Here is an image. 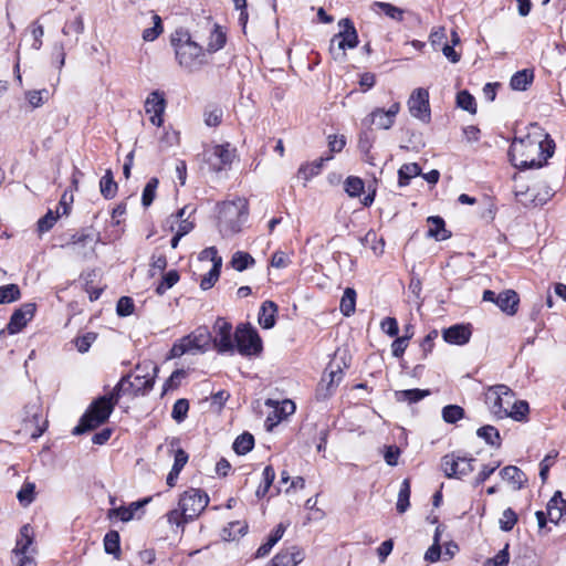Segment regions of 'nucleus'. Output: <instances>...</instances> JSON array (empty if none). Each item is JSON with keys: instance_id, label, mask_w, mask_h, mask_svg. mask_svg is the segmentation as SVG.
Instances as JSON below:
<instances>
[{"instance_id": "6", "label": "nucleus", "mask_w": 566, "mask_h": 566, "mask_svg": "<svg viewBox=\"0 0 566 566\" xmlns=\"http://www.w3.org/2000/svg\"><path fill=\"white\" fill-rule=\"evenodd\" d=\"M209 503L208 494L200 489H189L179 499V507L182 510L184 522H191L200 515Z\"/></svg>"}, {"instance_id": "43", "label": "nucleus", "mask_w": 566, "mask_h": 566, "mask_svg": "<svg viewBox=\"0 0 566 566\" xmlns=\"http://www.w3.org/2000/svg\"><path fill=\"white\" fill-rule=\"evenodd\" d=\"M21 297L20 287L17 284H7L0 286V304H8L18 301Z\"/></svg>"}, {"instance_id": "3", "label": "nucleus", "mask_w": 566, "mask_h": 566, "mask_svg": "<svg viewBox=\"0 0 566 566\" xmlns=\"http://www.w3.org/2000/svg\"><path fill=\"white\" fill-rule=\"evenodd\" d=\"M115 406H113V403L104 396L93 400L87 410L81 417L78 424L72 430V433L74 436H80L96 429L108 420Z\"/></svg>"}, {"instance_id": "60", "label": "nucleus", "mask_w": 566, "mask_h": 566, "mask_svg": "<svg viewBox=\"0 0 566 566\" xmlns=\"http://www.w3.org/2000/svg\"><path fill=\"white\" fill-rule=\"evenodd\" d=\"M135 304L132 297L129 296H122L117 301L116 305V313L120 317L129 316L134 313Z\"/></svg>"}, {"instance_id": "62", "label": "nucleus", "mask_w": 566, "mask_h": 566, "mask_svg": "<svg viewBox=\"0 0 566 566\" xmlns=\"http://www.w3.org/2000/svg\"><path fill=\"white\" fill-rule=\"evenodd\" d=\"M547 515L549 516V521L553 523H557L560 517L564 515V506L559 507L556 499H551L547 503Z\"/></svg>"}, {"instance_id": "40", "label": "nucleus", "mask_w": 566, "mask_h": 566, "mask_svg": "<svg viewBox=\"0 0 566 566\" xmlns=\"http://www.w3.org/2000/svg\"><path fill=\"white\" fill-rule=\"evenodd\" d=\"M254 447V438L251 433L240 434L233 442V450L237 454H245Z\"/></svg>"}, {"instance_id": "27", "label": "nucleus", "mask_w": 566, "mask_h": 566, "mask_svg": "<svg viewBox=\"0 0 566 566\" xmlns=\"http://www.w3.org/2000/svg\"><path fill=\"white\" fill-rule=\"evenodd\" d=\"M132 378V374H127L120 378L117 385L113 388V390L108 395H104L106 399H108L113 406L118 403V400L122 395L133 394L132 388H129V384Z\"/></svg>"}, {"instance_id": "30", "label": "nucleus", "mask_w": 566, "mask_h": 566, "mask_svg": "<svg viewBox=\"0 0 566 566\" xmlns=\"http://www.w3.org/2000/svg\"><path fill=\"white\" fill-rule=\"evenodd\" d=\"M534 80V72L528 69L517 71L512 77L510 85L514 91H526Z\"/></svg>"}, {"instance_id": "38", "label": "nucleus", "mask_w": 566, "mask_h": 566, "mask_svg": "<svg viewBox=\"0 0 566 566\" xmlns=\"http://www.w3.org/2000/svg\"><path fill=\"white\" fill-rule=\"evenodd\" d=\"M530 411L528 402L525 400H516L511 402V406L507 411V417L514 419L515 421H524L527 419V415Z\"/></svg>"}, {"instance_id": "8", "label": "nucleus", "mask_w": 566, "mask_h": 566, "mask_svg": "<svg viewBox=\"0 0 566 566\" xmlns=\"http://www.w3.org/2000/svg\"><path fill=\"white\" fill-rule=\"evenodd\" d=\"M473 462H475L473 457L452 452L441 459V469L449 479H462L473 471Z\"/></svg>"}, {"instance_id": "59", "label": "nucleus", "mask_w": 566, "mask_h": 566, "mask_svg": "<svg viewBox=\"0 0 566 566\" xmlns=\"http://www.w3.org/2000/svg\"><path fill=\"white\" fill-rule=\"evenodd\" d=\"M154 25L151 28H147L143 31V39L147 42L156 40L159 34L163 32L161 19L159 15L154 14L153 17Z\"/></svg>"}, {"instance_id": "11", "label": "nucleus", "mask_w": 566, "mask_h": 566, "mask_svg": "<svg viewBox=\"0 0 566 566\" xmlns=\"http://www.w3.org/2000/svg\"><path fill=\"white\" fill-rule=\"evenodd\" d=\"M101 242V233L93 228H83L80 231L72 234L70 241L66 243V248L73 249L82 248L83 251H78L83 258H87L95 252V245Z\"/></svg>"}, {"instance_id": "12", "label": "nucleus", "mask_w": 566, "mask_h": 566, "mask_svg": "<svg viewBox=\"0 0 566 566\" xmlns=\"http://www.w3.org/2000/svg\"><path fill=\"white\" fill-rule=\"evenodd\" d=\"M213 331L214 337L211 342L216 349L221 354L233 353L235 342L232 338V325L224 318L219 317L213 325Z\"/></svg>"}, {"instance_id": "4", "label": "nucleus", "mask_w": 566, "mask_h": 566, "mask_svg": "<svg viewBox=\"0 0 566 566\" xmlns=\"http://www.w3.org/2000/svg\"><path fill=\"white\" fill-rule=\"evenodd\" d=\"M171 44L175 46L176 59L180 66L193 70L202 64V48L193 42L187 33L177 31L171 36Z\"/></svg>"}, {"instance_id": "51", "label": "nucleus", "mask_w": 566, "mask_h": 566, "mask_svg": "<svg viewBox=\"0 0 566 566\" xmlns=\"http://www.w3.org/2000/svg\"><path fill=\"white\" fill-rule=\"evenodd\" d=\"M84 30V23L82 17L77 15L73 20L67 21L62 32L64 35H75V42L77 41V36L83 32Z\"/></svg>"}, {"instance_id": "24", "label": "nucleus", "mask_w": 566, "mask_h": 566, "mask_svg": "<svg viewBox=\"0 0 566 566\" xmlns=\"http://www.w3.org/2000/svg\"><path fill=\"white\" fill-rule=\"evenodd\" d=\"M277 310L279 307L273 301H264L259 313V324L265 329L272 328L276 322Z\"/></svg>"}, {"instance_id": "41", "label": "nucleus", "mask_w": 566, "mask_h": 566, "mask_svg": "<svg viewBox=\"0 0 566 566\" xmlns=\"http://www.w3.org/2000/svg\"><path fill=\"white\" fill-rule=\"evenodd\" d=\"M247 530L248 525L245 523L239 521L230 522L229 525L223 528L222 537L226 541H234L238 537L244 535Z\"/></svg>"}, {"instance_id": "39", "label": "nucleus", "mask_w": 566, "mask_h": 566, "mask_svg": "<svg viewBox=\"0 0 566 566\" xmlns=\"http://www.w3.org/2000/svg\"><path fill=\"white\" fill-rule=\"evenodd\" d=\"M222 259L216 260L214 264H212L211 270L202 277L200 282V287L203 291L211 289L216 282L218 281L221 272Z\"/></svg>"}, {"instance_id": "2", "label": "nucleus", "mask_w": 566, "mask_h": 566, "mask_svg": "<svg viewBox=\"0 0 566 566\" xmlns=\"http://www.w3.org/2000/svg\"><path fill=\"white\" fill-rule=\"evenodd\" d=\"M249 217L247 199L237 198L218 206V230L222 238H230L242 231Z\"/></svg>"}, {"instance_id": "5", "label": "nucleus", "mask_w": 566, "mask_h": 566, "mask_svg": "<svg viewBox=\"0 0 566 566\" xmlns=\"http://www.w3.org/2000/svg\"><path fill=\"white\" fill-rule=\"evenodd\" d=\"M212 336L206 326L196 328L192 333L178 339L169 352V358L181 357L185 354L196 355L205 353L210 343Z\"/></svg>"}, {"instance_id": "52", "label": "nucleus", "mask_w": 566, "mask_h": 566, "mask_svg": "<svg viewBox=\"0 0 566 566\" xmlns=\"http://www.w3.org/2000/svg\"><path fill=\"white\" fill-rule=\"evenodd\" d=\"M189 410V401L185 398L176 400L171 411V418L178 423L182 422L187 418Z\"/></svg>"}, {"instance_id": "18", "label": "nucleus", "mask_w": 566, "mask_h": 566, "mask_svg": "<svg viewBox=\"0 0 566 566\" xmlns=\"http://www.w3.org/2000/svg\"><path fill=\"white\" fill-rule=\"evenodd\" d=\"M166 108V99L164 94L159 91L151 92L146 102H145V111L147 114H153L150 116L151 124L156 126H161L164 119L163 115Z\"/></svg>"}, {"instance_id": "22", "label": "nucleus", "mask_w": 566, "mask_h": 566, "mask_svg": "<svg viewBox=\"0 0 566 566\" xmlns=\"http://www.w3.org/2000/svg\"><path fill=\"white\" fill-rule=\"evenodd\" d=\"M518 303L520 297L514 290H505L497 294L496 305L507 315H514L517 312Z\"/></svg>"}, {"instance_id": "16", "label": "nucleus", "mask_w": 566, "mask_h": 566, "mask_svg": "<svg viewBox=\"0 0 566 566\" xmlns=\"http://www.w3.org/2000/svg\"><path fill=\"white\" fill-rule=\"evenodd\" d=\"M36 306L34 303H24L19 308H17L7 325V331L9 334L13 335L20 333L30 322L35 314Z\"/></svg>"}, {"instance_id": "26", "label": "nucleus", "mask_w": 566, "mask_h": 566, "mask_svg": "<svg viewBox=\"0 0 566 566\" xmlns=\"http://www.w3.org/2000/svg\"><path fill=\"white\" fill-rule=\"evenodd\" d=\"M213 156L220 160L219 166H213L216 171L222 170L223 167L230 165L235 156V149L230 147V144L217 145L213 147Z\"/></svg>"}, {"instance_id": "53", "label": "nucleus", "mask_w": 566, "mask_h": 566, "mask_svg": "<svg viewBox=\"0 0 566 566\" xmlns=\"http://www.w3.org/2000/svg\"><path fill=\"white\" fill-rule=\"evenodd\" d=\"M226 44V34L220 30V27L216 25L210 35L208 43L209 52H217L222 49Z\"/></svg>"}, {"instance_id": "45", "label": "nucleus", "mask_w": 566, "mask_h": 566, "mask_svg": "<svg viewBox=\"0 0 566 566\" xmlns=\"http://www.w3.org/2000/svg\"><path fill=\"white\" fill-rule=\"evenodd\" d=\"M365 184L363 179L355 176H349L344 182V189L349 197H358L364 191Z\"/></svg>"}, {"instance_id": "35", "label": "nucleus", "mask_w": 566, "mask_h": 566, "mask_svg": "<svg viewBox=\"0 0 566 566\" xmlns=\"http://www.w3.org/2000/svg\"><path fill=\"white\" fill-rule=\"evenodd\" d=\"M373 10L377 12L380 10L384 14H386L388 18L395 20V21H402L403 19V10L395 7L387 2L381 1H375L371 6Z\"/></svg>"}, {"instance_id": "63", "label": "nucleus", "mask_w": 566, "mask_h": 566, "mask_svg": "<svg viewBox=\"0 0 566 566\" xmlns=\"http://www.w3.org/2000/svg\"><path fill=\"white\" fill-rule=\"evenodd\" d=\"M500 467V463H495L494 465L491 464H484L482 470L478 473L473 481V486H479L482 483H484Z\"/></svg>"}, {"instance_id": "50", "label": "nucleus", "mask_w": 566, "mask_h": 566, "mask_svg": "<svg viewBox=\"0 0 566 566\" xmlns=\"http://www.w3.org/2000/svg\"><path fill=\"white\" fill-rule=\"evenodd\" d=\"M179 281V274L176 270H171L167 272L160 283L156 287V293L158 295H164L167 290L172 287Z\"/></svg>"}, {"instance_id": "55", "label": "nucleus", "mask_w": 566, "mask_h": 566, "mask_svg": "<svg viewBox=\"0 0 566 566\" xmlns=\"http://www.w3.org/2000/svg\"><path fill=\"white\" fill-rule=\"evenodd\" d=\"M410 326H407L406 327V335L402 336V337H397L392 344H391V352H392V356L396 357V358H400L407 346H408V340L410 339L411 335L412 334H408L409 331H410Z\"/></svg>"}, {"instance_id": "36", "label": "nucleus", "mask_w": 566, "mask_h": 566, "mask_svg": "<svg viewBox=\"0 0 566 566\" xmlns=\"http://www.w3.org/2000/svg\"><path fill=\"white\" fill-rule=\"evenodd\" d=\"M356 306V291L352 287H346L340 300L339 310L344 316H350L355 312Z\"/></svg>"}, {"instance_id": "19", "label": "nucleus", "mask_w": 566, "mask_h": 566, "mask_svg": "<svg viewBox=\"0 0 566 566\" xmlns=\"http://www.w3.org/2000/svg\"><path fill=\"white\" fill-rule=\"evenodd\" d=\"M305 558V553L298 546L282 548L271 560L269 566H296Z\"/></svg>"}, {"instance_id": "34", "label": "nucleus", "mask_w": 566, "mask_h": 566, "mask_svg": "<svg viewBox=\"0 0 566 566\" xmlns=\"http://www.w3.org/2000/svg\"><path fill=\"white\" fill-rule=\"evenodd\" d=\"M104 549L107 554L115 558L120 556V539L117 531H109L104 536Z\"/></svg>"}, {"instance_id": "61", "label": "nucleus", "mask_w": 566, "mask_h": 566, "mask_svg": "<svg viewBox=\"0 0 566 566\" xmlns=\"http://www.w3.org/2000/svg\"><path fill=\"white\" fill-rule=\"evenodd\" d=\"M510 562L509 544L504 546L494 557L488 558L484 566H506Z\"/></svg>"}, {"instance_id": "9", "label": "nucleus", "mask_w": 566, "mask_h": 566, "mask_svg": "<svg viewBox=\"0 0 566 566\" xmlns=\"http://www.w3.org/2000/svg\"><path fill=\"white\" fill-rule=\"evenodd\" d=\"M136 380H143V384L132 382L129 388L133 390L134 396H145L153 390L155 379L159 371V367L151 360H144L136 366Z\"/></svg>"}, {"instance_id": "7", "label": "nucleus", "mask_w": 566, "mask_h": 566, "mask_svg": "<svg viewBox=\"0 0 566 566\" xmlns=\"http://www.w3.org/2000/svg\"><path fill=\"white\" fill-rule=\"evenodd\" d=\"M234 348L242 356H258L262 352V340L255 328L240 324L234 333Z\"/></svg>"}, {"instance_id": "25", "label": "nucleus", "mask_w": 566, "mask_h": 566, "mask_svg": "<svg viewBox=\"0 0 566 566\" xmlns=\"http://www.w3.org/2000/svg\"><path fill=\"white\" fill-rule=\"evenodd\" d=\"M286 526L283 523L276 525V527L269 535L266 542L262 544L255 552L256 558L265 557L273 546L283 537Z\"/></svg>"}, {"instance_id": "32", "label": "nucleus", "mask_w": 566, "mask_h": 566, "mask_svg": "<svg viewBox=\"0 0 566 566\" xmlns=\"http://www.w3.org/2000/svg\"><path fill=\"white\" fill-rule=\"evenodd\" d=\"M421 175V168L417 163L403 164L398 170V185L408 186L410 179Z\"/></svg>"}, {"instance_id": "21", "label": "nucleus", "mask_w": 566, "mask_h": 566, "mask_svg": "<svg viewBox=\"0 0 566 566\" xmlns=\"http://www.w3.org/2000/svg\"><path fill=\"white\" fill-rule=\"evenodd\" d=\"M472 335L470 324H455L442 331L444 342L462 346L469 343Z\"/></svg>"}, {"instance_id": "46", "label": "nucleus", "mask_w": 566, "mask_h": 566, "mask_svg": "<svg viewBox=\"0 0 566 566\" xmlns=\"http://www.w3.org/2000/svg\"><path fill=\"white\" fill-rule=\"evenodd\" d=\"M464 417V409L458 405H448L442 408V419L447 423H455Z\"/></svg>"}, {"instance_id": "56", "label": "nucleus", "mask_w": 566, "mask_h": 566, "mask_svg": "<svg viewBox=\"0 0 566 566\" xmlns=\"http://www.w3.org/2000/svg\"><path fill=\"white\" fill-rule=\"evenodd\" d=\"M222 116L223 112L220 107H208L203 113L205 124L209 127H216L221 123Z\"/></svg>"}, {"instance_id": "57", "label": "nucleus", "mask_w": 566, "mask_h": 566, "mask_svg": "<svg viewBox=\"0 0 566 566\" xmlns=\"http://www.w3.org/2000/svg\"><path fill=\"white\" fill-rule=\"evenodd\" d=\"M35 494V484L33 482H25L17 494L21 504L28 505L33 502Z\"/></svg>"}, {"instance_id": "49", "label": "nucleus", "mask_w": 566, "mask_h": 566, "mask_svg": "<svg viewBox=\"0 0 566 566\" xmlns=\"http://www.w3.org/2000/svg\"><path fill=\"white\" fill-rule=\"evenodd\" d=\"M331 157H327L326 159L319 158L318 160H315L311 164L302 165L298 169V175L303 176L305 180L311 179L312 177L319 174L324 160H328Z\"/></svg>"}, {"instance_id": "31", "label": "nucleus", "mask_w": 566, "mask_h": 566, "mask_svg": "<svg viewBox=\"0 0 566 566\" xmlns=\"http://www.w3.org/2000/svg\"><path fill=\"white\" fill-rule=\"evenodd\" d=\"M476 436L485 441L489 446L499 449L502 443V439L499 430L491 426L486 424L478 429Z\"/></svg>"}, {"instance_id": "54", "label": "nucleus", "mask_w": 566, "mask_h": 566, "mask_svg": "<svg viewBox=\"0 0 566 566\" xmlns=\"http://www.w3.org/2000/svg\"><path fill=\"white\" fill-rule=\"evenodd\" d=\"M25 98L33 108L40 107L48 101L49 91L45 88L39 91H28L25 93Z\"/></svg>"}, {"instance_id": "33", "label": "nucleus", "mask_w": 566, "mask_h": 566, "mask_svg": "<svg viewBox=\"0 0 566 566\" xmlns=\"http://www.w3.org/2000/svg\"><path fill=\"white\" fill-rule=\"evenodd\" d=\"M117 184L111 169H107L105 175L101 178L99 190L105 199H113L117 193Z\"/></svg>"}, {"instance_id": "1", "label": "nucleus", "mask_w": 566, "mask_h": 566, "mask_svg": "<svg viewBox=\"0 0 566 566\" xmlns=\"http://www.w3.org/2000/svg\"><path fill=\"white\" fill-rule=\"evenodd\" d=\"M554 151L555 142L537 123H532L525 136L513 139L509 157L514 167L526 170L542 168Z\"/></svg>"}, {"instance_id": "42", "label": "nucleus", "mask_w": 566, "mask_h": 566, "mask_svg": "<svg viewBox=\"0 0 566 566\" xmlns=\"http://www.w3.org/2000/svg\"><path fill=\"white\" fill-rule=\"evenodd\" d=\"M60 218L59 210L54 212L53 210H48V212L38 220L36 222V230L40 234H43L48 231H50L54 224L56 223L57 219Z\"/></svg>"}, {"instance_id": "37", "label": "nucleus", "mask_w": 566, "mask_h": 566, "mask_svg": "<svg viewBox=\"0 0 566 566\" xmlns=\"http://www.w3.org/2000/svg\"><path fill=\"white\" fill-rule=\"evenodd\" d=\"M231 266L239 271V272H242L244 270H247L248 268L254 265L255 263V260L254 258L249 254L248 252H243V251H237L232 258H231Z\"/></svg>"}, {"instance_id": "10", "label": "nucleus", "mask_w": 566, "mask_h": 566, "mask_svg": "<svg viewBox=\"0 0 566 566\" xmlns=\"http://www.w3.org/2000/svg\"><path fill=\"white\" fill-rule=\"evenodd\" d=\"M514 397L513 391L505 385H497L490 389L486 400L496 418L507 417V411Z\"/></svg>"}, {"instance_id": "29", "label": "nucleus", "mask_w": 566, "mask_h": 566, "mask_svg": "<svg viewBox=\"0 0 566 566\" xmlns=\"http://www.w3.org/2000/svg\"><path fill=\"white\" fill-rule=\"evenodd\" d=\"M430 395V390L428 389H406V390H398L395 392V398L399 402H408L409 405L416 403L427 396Z\"/></svg>"}, {"instance_id": "58", "label": "nucleus", "mask_w": 566, "mask_h": 566, "mask_svg": "<svg viewBox=\"0 0 566 566\" xmlns=\"http://www.w3.org/2000/svg\"><path fill=\"white\" fill-rule=\"evenodd\" d=\"M516 523L517 514L511 507L504 510L500 518V528L503 532H510Z\"/></svg>"}, {"instance_id": "17", "label": "nucleus", "mask_w": 566, "mask_h": 566, "mask_svg": "<svg viewBox=\"0 0 566 566\" xmlns=\"http://www.w3.org/2000/svg\"><path fill=\"white\" fill-rule=\"evenodd\" d=\"M338 25L342 30L334 35L332 44L337 41L338 49L343 51L356 48L358 45V34L353 21L345 18L338 22Z\"/></svg>"}, {"instance_id": "13", "label": "nucleus", "mask_w": 566, "mask_h": 566, "mask_svg": "<svg viewBox=\"0 0 566 566\" xmlns=\"http://www.w3.org/2000/svg\"><path fill=\"white\" fill-rule=\"evenodd\" d=\"M408 108L413 117L423 123H429L431 113L428 91L421 87L415 90L408 99Z\"/></svg>"}, {"instance_id": "23", "label": "nucleus", "mask_w": 566, "mask_h": 566, "mask_svg": "<svg viewBox=\"0 0 566 566\" xmlns=\"http://www.w3.org/2000/svg\"><path fill=\"white\" fill-rule=\"evenodd\" d=\"M500 475L503 480L513 484L515 490L523 489L528 481L526 474L515 465L504 467L500 471Z\"/></svg>"}, {"instance_id": "64", "label": "nucleus", "mask_w": 566, "mask_h": 566, "mask_svg": "<svg viewBox=\"0 0 566 566\" xmlns=\"http://www.w3.org/2000/svg\"><path fill=\"white\" fill-rule=\"evenodd\" d=\"M374 143L373 132L370 129L363 130L358 138V148L364 154H368Z\"/></svg>"}, {"instance_id": "47", "label": "nucleus", "mask_w": 566, "mask_h": 566, "mask_svg": "<svg viewBox=\"0 0 566 566\" xmlns=\"http://www.w3.org/2000/svg\"><path fill=\"white\" fill-rule=\"evenodd\" d=\"M457 105L471 114L476 113L475 98L468 91H461L457 94Z\"/></svg>"}, {"instance_id": "28", "label": "nucleus", "mask_w": 566, "mask_h": 566, "mask_svg": "<svg viewBox=\"0 0 566 566\" xmlns=\"http://www.w3.org/2000/svg\"><path fill=\"white\" fill-rule=\"evenodd\" d=\"M428 222L432 227L428 231V235L436 240L443 241L451 237V232L446 229L444 220L439 216H432L428 218Z\"/></svg>"}, {"instance_id": "44", "label": "nucleus", "mask_w": 566, "mask_h": 566, "mask_svg": "<svg viewBox=\"0 0 566 566\" xmlns=\"http://www.w3.org/2000/svg\"><path fill=\"white\" fill-rule=\"evenodd\" d=\"M410 482L408 479H405L401 483V486H400V490H399V493H398V500H397V504H396V507H397V511L399 513H405L410 503H409V499H410Z\"/></svg>"}, {"instance_id": "15", "label": "nucleus", "mask_w": 566, "mask_h": 566, "mask_svg": "<svg viewBox=\"0 0 566 566\" xmlns=\"http://www.w3.org/2000/svg\"><path fill=\"white\" fill-rule=\"evenodd\" d=\"M32 542V527L29 524H25L20 530V535L13 549V553L19 556L17 566H35L33 558L27 555Z\"/></svg>"}, {"instance_id": "20", "label": "nucleus", "mask_w": 566, "mask_h": 566, "mask_svg": "<svg viewBox=\"0 0 566 566\" xmlns=\"http://www.w3.org/2000/svg\"><path fill=\"white\" fill-rule=\"evenodd\" d=\"M41 421V406L38 402H31L24 406L23 409V422L25 428L29 424L34 426V431L31 433L32 439H38L45 431L46 421H43V426L40 424Z\"/></svg>"}, {"instance_id": "48", "label": "nucleus", "mask_w": 566, "mask_h": 566, "mask_svg": "<svg viewBox=\"0 0 566 566\" xmlns=\"http://www.w3.org/2000/svg\"><path fill=\"white\" fill-rule=\"evenodd\" d=\"M158 184L159 180L156 177L150 178L146 184L142 195V203L145 208L149 207L153 203L156 197Z\"/></svg>"}, {"instance_id": "14", "label": "nucleus", "mask_w": 566, "mask_h": 566, "mask_svg": "<svg viewBox=\"0 0 566 566\" xmlns=\"http://www.w3.org/2000/svg\"><path fill=\"white\" fill-rule=\"evenodd\" d=\"M399 111L400 104L398 102L392 103L387 111L384 108H375L363 120V124L366 126L376 125L380 129H389L395 124V119Z\"/></svg>"}]
</instances>
